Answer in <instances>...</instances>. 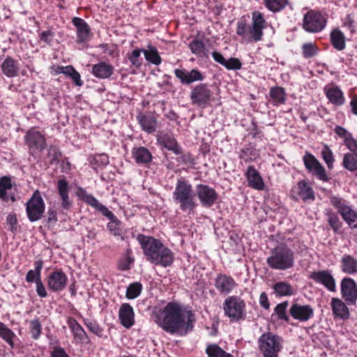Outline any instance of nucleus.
Instances as JSON below:
<instances>
[{
	"instance_id": "1",
	"label": "nucleus",
	"mask_w": 357,
	"mask_h": 357,
	"mask_svg": "<svg viewBox=\"0 0 357 357\" xmlns=\"http://www.w3.org/2000/svg\"><path fill=\"white\" fill-rule=\"evenodd\" d=\"M153 313L154 321L170 334L184 335L193 328L195 314L177 303H168L163 309L155 308Z\"/></svg>"
},
{
	"instance_id": "2",
	"label": "nucleus",
	"mask_w": 357,
	"mask_h": 357,
	"mask_svg": "<svg viewBox=\"0 0 357 357\" xmlns=\"http://www.w3.org/2000/svg\"><path fill=\"white\" fill-rule=\"evenodd\" d=\"M137 239L146 259L155 265L167 267L174 261V253L159 240L151 236L139 234Z\"/></svg>"
},
{
	"instance_id": "3",
	"label": "nucleus",
	"mask_w": 357,
	"mask_h": 357,
	"mask_svg": "<svg viewBox=\"0 0 357 357\" xmlns=\"http://www.w3.org/2000/svg\"><path fill=\"white\" fill-rule=\"evenodd\" d=\"M196 195L192 185L185 179H178L173 192V198L179 209L187 212L188 215L194 214L197 206Z\"/></svg>"
},
{
	"instance_id": "4",
	"label": "nucleus",
	"mask_w": 357,
	"mask_h": 357,
	"mask_svg": "<svg viewBox=\"0 0 357 357\" xmlns=\"http://www.w3.org/2000/svg\"><path fill=\"white\" fill-rule=\"evenodd\" d=\"M266 263L272 269L285 271L293 267L294 254L287 245L280 244L271 250Z\"/></svg>"
},
{
	"instance_id": "5",
	"label": "nucleus",
	"mask_w": 357,
	"mask_h": 357,
	"mask_svg": "<svg viewBox=\"0 0 357 357\" xmlns=\"http://www.w3.org/2000/svg\"><path fill=\"white\" fill-rule=\"evenodd\" d=\"M257 343L264 357H278V353L282 349L283 340L279 335L268 331L259 337Z\"/></svg>"
},
{
	"instance_id": "6",
	"label": "nucleus",
	"mask_w": 357,
	"mask_h": 357,
	"mask_svg": "<svg viewBox=\"0 0 357 357\" xmlns=\"http://www.w3.org/2000/svg\"><path fill=\"white\" fill-rule=\"evenodd\" d=\"M223 310L231 322H238L246 317L245 302L238 296H228L223 303Z\"/></svg>"
},
{
	"instance_id": "7",
	"label": "nucleus",
	"mask_w": 357,
	"mask_h": 357,
	"mask_svg": "<svg viewBox=\"0 0 357 357\" xmlns=\"http://www.w3.org/2000/svg\"><path fill=\"white\" fill-rule=\"evenodd\" d=\"M84 201L100 211L102 215L107 217L109 222L107 223V229L115 236H121V221L114 215V213L110 211L105 206L99 202V201L94 197L93 195H86L84 197Z\"/></svg>"
},
{
	"instance_id": "8",
	"label": "nucleus",
	"mask_w": 357,
	"mask_h": 357,
	"mask_svg": "<svg viewBox=\"0 0 357 357\" xmlns=\"http://www.w3.org/2000/svg\"><path fill=\"white\" fill-rule=\"evenodd\" d=\"M45 202L38 190H36L26 204V211L29 220L36 222L41 219L45 212Z\"/></svg>"
},
{
	"instance_id": "9",
	"label": "nucleus",
	"mask_w": 357,
	"mask_h": 357,
	"mask_svg": "<svg viewBox=\"0 0 357 357\" xmlns=\"http://www.w3.org/2000/svg\"><path fill=\"white\" fill-rule=\"evenodd\" d=\"M327 17L319 12L308 11L303 17V27L310 33L321 31L326 26Z\"/></svg>"
},
{
	"instance_id": "10",
	"label": "nucleus",
	"mask_w": 357,
	"mask_h": 357,
	"mask_svg": "<svg viewBox=\"0 0 357 357\" xmlns=\"http://www.w3.org/2000/svg\"><path fill=\"white\" fill-rule=\"evenodd\" d=\"M213 96V91L207 84H199L195 86L190 94L193 105L205 108L209 105Z\"/></svg>"
},
{
	"instance_id": "11",
	"label": "nucleus",
	"mask_w": 357,
	"mask_h": 357,
	"mask_svg": "<svg viewBox=\"0 0 357 357\" xmlns=\"http://www.w3.org/2000/svg\"><path fill=\"white\" fill-rule=\"evenodd\" d=\"M236 34L241 36L243 41L246 43L260 41L264 36V33L260 29L248 24L244 21H240L237 23Z\"/></svg>"
},
{
	"instance_id": "12",
	"label": "nucleus",
	"mask_w": 357,
	"mask_h": 357,
	"mask_svg": "<svg viewBox=\"0 0 357 357\" xmlns=\"http://www.w3.org/2000/svg\"><path fill=\"white\" fill-rule=\"evenodd\" d=\"M24 141L31 153L36 151L41 152L47 146L45 136L35 128L28 130L24 136Z\"/></svg>"
},
{
	"instance_id": "13",
	"label": "nucleus",
	"mask_w": 357,
	"mask_h": 357,
	"mask_svg": "<svg viewBox=\"0 0 357 357\" xmlns=\"http://www.w3.org/2000/svg\"><path fill=\"white\" fill-rule=\"evenodd\" d=\"M197 195L202 205L207 208L213 206L218 197L213 188L203 184L197 186Z\"/></svg>"
},
{
	"instance_id": "14",
	"label": "nucleus",
	"mask_w": 357,
	"mask_h": 357,
	"mask_svg": "<svg viewBox=\"0 0 357 357\" xmlns=\"http://www.w3.org/2000/svg\"><path fill=\"white\" fill-rule=\"evenodd\" d=\"M309 278L317 283L322 284L330 291H336L335 278L328 270L313 271Z\"/></svg>"
},
{
	"instance_id": "15",
	"label": "nucleus",
	"mask_w": 357,
	"mask_h": 357,
	"mask_svg": "<svg viewBox=\"0 0 357 357\" xmlns=\"http://www.w3.org/2000/svg\"><path fill=\"white\" fill-rule=\"evenodd\" d=\"M342 297L349 304H355L357 300V287L355 281L350 278H344L341 282Z\"/></svg>"
},
{
	"instance_id": "16",
	"label": "nucleus",
	"mask_w": 357,
	"mask_h": 357,
	"mask_svg": "<svg viewBox=\"0 0 357 357\" xmlns=\"http://www.w3.org/2000/svg\"><path fill=\"white\" fill-rule=\"evenodd\" d=\"M289 314L294 319L307 321L313 317L314 310L310 305L294 303L289 309Z\"/></svg>"
},
{
	"instance_id": "17",
	"label": "nucleus",
	"mask_w": 357,
	"mask_h": 357,
	"mask_svg": "<svg viewBox=\"0 0 357 357\" xmlns=\"http://www.w3.org/2000/svg\"><path fill=\"white\" fill-rule=\"evenodd\" d=\"M214 285L220 294H228L231 292L237 284L232 277L220 273L215 279Z\"/></svg>"
},
{
	"instance_id": "18",
	"label": "nucleus",
	"mask_w": 357,
	"mask_h": 357,
	"mask_svg": "<svg viewBox=\"0 0 357 357\" xmlns=\"http://www.w3.org/2000/svg\"><path fill=\"white\" fill-rule=\"evenodd\" d=\"M174 75L183 84L189 85L192 82L204 79L202 74L196 69H192L190 71L185 69H175Z\"/></svg>"
},
{
	"instance_id": "19",
	"label": "nucleus",
	"mask_w": 357,
	"mask_h": 357,
	"mask_svg": "<svg viewBox=\"0 0 357 357\" xmlns=\"http://www.w3.org/2000/svg\"><path fill=\"white\" fill-rule=\"evenodd\" d=\"M67 280V276L63 271H54L47 278V286L54 291H59L66 287Z\"/></svg>"
},
{
	"instance_id": "20",
	"label": "nucleus",
	"mask_w": 357,
	"mask_h": 357,
	"mask_svg": "<svg viewBox=\"0 0 357 357\" xmlns=\"http://www.w3.org/2000/svg\"><path fill=\"white\" fill-rule=\"evenodd\" d=\"M119 319L121 324L126 328H130L135 324L134 310L129 303H125L120 306Z\"/></svg>"
},
{
	"instance_id": "21",
	"label": "nucleus",
	"mask_w": 357,
	"mask_h": 357,
	"mask_svg": "<svg viewBox=\"0 0 357 357\" xmlns=\"http://www.w3.org/2000/svg\"><path fill=\"white\" fill-rule=\"evenodd\" d=\"M57 190L61 202V205L63 210H69L72 206V202L69 197V184L65 179H59L57 181Z\"/></svg>"
},
{
	"instance_id": "22",
	"label": "nucleus",
	"mask_w": 357,
	"mask_h": 357,
	"mask_svg": "<svg viewBox=\"0 0 357 357\" xmlns=\"http://www.w3.org/2000/svg\"><path fill=\"white\" fill-rule=\"evenodd\" d=\"M72 22L77 28V43H81L86 41L91 31L90 26L83 19L77 17H74Z\"/></svg>"
},
{
	"instance_id": "23",
	"label": "nucleus",
	"mask_w": 357,
	"mask_h": 357,
	"mask_svg": "<svg viewBox=\"0 0 357 357\" xmlns=\"http://www.w3.org/2000/svg\"><path fill=\"white\" fill-rule=\"evenodd\" d=\"M67 323L73 334L74 339L76 341V342L84 343L87 342V335L84 331V328L76 321V319H75L73 317H69Z\"/></svg>"
},
{
	"instance_id": "24",
	"label": "nucleus",
	"mask_w": 357,
	"mask_h": 357,
	"mask_svg": "<svg viewBox=\"0 0 357 357\" xmlns=\"http://www.w3.org/2000/svg\"><path fill=\"white\" fill-rule=\"evenodd\" d=\"M294 192H296L297 195L303 201L314 200V191L306 181L304 180L299 181L297 183V186L292 190Z\"/></svg>"
},
{
	"instance_id": "25",
	"label": "nucleus",
	"mask_w": 357,
	"mask_h": 357,
	"mask_svg": "<svg viewBox=\"0 0 357 357\" xmlns=\"http://www.w3.org/2000/svg\"><path fill=\"white\" fill-rule=\"evenodd\" d=\"M132 154L135 162L139 165H147L152 160L151 152L144 146L133 148Z\"/></svg>"
},
{
	"instance_id": "26",
	"label": "nucleus",
	"mask_w": 357,
	"mask_h": 357,
	"mask_svg": "<svg viewBox=\"0 0 357 357\" xmlns=\"http://www.w3.org/2000/svg\"><path fill=\"white\" fill-rule=\"evenodd\" d=\"M137 119L144 131L152 133L156 130L157 120L155 116L140 113Z\"/></svg>"
},
{
	"instance_id": "27",
	"label": "nucleus",
	"mask_w": 357,
	"mask_h": 357,
	"mask_svg": "<svg viewBox=\"0 0 357 357\" xmlns=\"http://www.w3.org/2000/svg\"><path fill=\"white\" fill-rule=\"evenodd\" d=\"M249 185L256 190H262L264 183L258 171L253 167L249 166L246 172Z\"/></svg>"
},
{
	"instance_id": "28",
	"label": "nucleus",
	"mask_w": 357,
	"mask_h": 357,
	"mask_svg": "<svg viewBox=\"0 0 357 357\" xmlns=\"http://www.w3.org/2000/svg\"><path fill=\"white\" fill-rule=\"evenodd\" d=\"M2 73L8 77H15L19 74L20 68L17 61L7 56L1 66Z\"/></svg>"
},
{
	"instance_id": "29",
	"label": "nucleus",
	"mask_w": 357,
	"mask_h": 357,
	"mask_svg": "<svg viewBox=\"0 0 357 357\" xmlns=\"http://www.w3.org/2000/svg\"><path fill=\"white\" fill-rule=\"evenodd\" d=\"M331 307L333 314L342 319H346L349 317V309L344 303L337 298H333L331 300Z\"/></svg>"
},
{
	"instance_id": "30",
	"label": "nucleus",
	"mask_w": 357,
	"mask_h": 357,
	"mask_svg": "<svg viewBox=\"0 0 357 357\" xmlns=\"http://www.w3.org/2000/svg\"><path fill=\"white\" fill-rule=\"evenodd\" d=\"M113 66L105 62H100L94 65L92 68L93 75L100 79H105L110 77L113 73Z\"/></svg>"
},
{
	"instance_id": "31",
	"label": "nucleus",
	"mask_w": 357,
	"mask_h": 357,
	"mask_svg": "<svg viewBox=\"0 0 357 357\" xmlns=\"http://www.w3.org/2000/svg\"><path fill=\"white\" fill-rule=\"evenodd\" d=\"M158 142L161 146L169 151H172L176 155L181 153V146L172 136L167 134L161 135L158 138Z\"/></svg>"
},
{
	"instance_id": "32",
	"label": "nucleus",
	"mask_w": 357,
	"mask_h": 357,
	"mask_svg": "<svg viewBox=\"0 0 357 357\" xmlns=\"http://www.w3.org/2000/svg\"><path fill=\"white\" fill-rule=\"evenodd\" d=\"M342 270L347 274L357 273V260L349 255H344L341 259Z\"/></svg>"
},
{
	"instance_id": "33",
	"label": "nucleus",
	"mask_w": 357,
	"mask_h": 357,
	"mask_svg": "<svg viewBox=\"0 0 357 357\" xmlns=\"http://www.w3.org/2000/svg\"><path fill=\"white\" fill-rule=\"evenodd\" d=\"M188 46L191 52L198 57L208 56V51L206 50L205 45L202 40L195 38L189 43Z\"/></svg>"
},
{
	"instance_id": "34",
	"label": "nucleus",
	"mask_w": 357,
	"mask_h": 357,
	"mask_svg": "<svg viewBox=\"0 0 357 357\" xmlns=\"http://www.w3.org/2000/svg\"><path fill=\"white\" fill-rule=\"evenodd\" d=\"M270 97L273 102V105L284 104L286 101V93L284 88L274 86L270 89Z\"/></svg>"
},
{
	"instance_id": "35",
	"label": "nucleus",
	"mask_w": 357,
	"mask_h": 357,
	"mask_svg": "<svg viewBox=\"0 0 357 357\" xmlns=\"http://www.w3.org/2000/svg\"><path fill=\"white\" fill-rule=\"evenodd\" d=\"M326 96L331 102L336 105H342L344 102L343 93L337 86L328 89Z\"/></svg>"
},
{
	"instance_id": "36",
	"label": "nucleus",
	"mask_w": 357,
	"mask_h": 357,
	"mask_svg": "<svg viewBox=\"0 0 357 357\" xmlns=\"http://www.w3.org/2000/svg\"><path fill=\"white\" fill-rule=\"evenodd\" d=\"M142 51L147 61L157 66L161 63L162 59L156 47L148 45L147 49Z\"/></svg>"
},
{
	"instance_id": "37",
	"label": "nucleus",
	"mask_w": 357,
	"mask_h": 357,
	"mask_svg": "<svg viewBox=\"0 0 357 357\" xmlns=\"http://www.w3.org/2000/svg\"><path fill=\"white\" fill-rule=\"evenodd\" d=\"M331 40L333 47L337 50L345 48V38L344 34L337 29L331 33Z\"/></svg>"
},
{
	"instance_id": "38",
	"label": "nucleus",
	"mask_w": 357,
	"mask_h": 357,
	"mask_svg": "<svg viewBox=\"0 0 357 357\" xmlns=\"http://www.w3.org/2000/svg\"><path fill=\"white\" fill-rule=\"evenodd\" d=\"M62 153L59 149L54 145L50 146L47 153V163L50 165H56L59 163Z\"/></svg>"
},
{
	"instance_id": "39",
	"label": "nucleus",
	"mask_w": 357,
	"mask_h": 357,
	"mask_svg": "<svg viewBox=\"0 0 357 357\" xmlns=\"http://www.w3.org/2000/svg\"><path fill=\"white\" fill-rule=\"evenodd\" d=\"M274 291L279 296H291L294 291L291 285L285 282H278L274 284Z\"/></svg>"
},
{
	"instance_id": "40",
	"label": "nucleus",
	"mask_w": 357,
	"mask_h": 357,
	"mask_svg": "<svg viewBox=\"0 0 357 357\" xmlns=\"http://www.w3.org/2000/svg\"><path fill=\"white\" fill-rule=\"evenodd\" d=\"M342 165L350 172L357 170V153H345L343 158Z\"/></svg>"
},
{
	"instance_id": "41",
	"label": "nucleus",
	"mask_w": 357,
	"mask_h": 357,
	"mask_svg": "<svg viewBox=\"0 0 357 357\" xmlns=\"http://www.w3.org/2000/svg\"><path fill=\"white\" fill-rule=\"evenodd\" d=\"M329 199L331 204L338 211L340 215L350 206L345 199L339 196L331 195Z\"/></svg>"
},
{
	"instance_id": "42",
	"label": "nucleus",
	"mask_w": 357,
	"mask_h": 357,
	"mask_svg": "<svg viewBox=\"0 0 357 357\" xmlns=\"http://www.w3.org/2000/svg\"><path fill=\"white\" fill-rule=\"evenodd\" d=\"M0 337L5 340L12 348L14 347L13 338L15 333L3 323L0 321Z\"/></svg>"
},
{
	"instance_id": "43",
	"label": "nucleus",
	"mask_w": 357,
	"mask_h": 357,
	"mask_svg": "<svg viewBox=\"0 0 357 357\" xmlns=\"http://www.w3.org/2000/svg\"><path fill=\"white\" fill-rule=\"evenodd\" d=\"M341 215L350 227L357 229V214L350 206Z\"/></svg>"
},
{
	"instance_id": "44",
	"label": "nucleus",
	"mask_w": 357,
	"mask_h": 357,
	"mask_svg": "<svg viewBox=\"0 0 357 357\" xmlns=\"http://www.w3.org/2000/svg\"><path fill=\"white\" fill-rule=\"evenodd\" d=\"M266 7L273 13L284 9L288 4V0H264Z\"/></svg>"
},
{
	"instance_id": "45",
	"label": "nucleus",
	"mask_w": 357,
	"mask_h": 357,
	"mask_svg": "<svg viewBox=\"0 0 357 357\" xmlns=\"http://www.w3.org/2000/svg\"><path fill=\"white\" fill-rule=\"evenodd\" d=\"M251 25L260 29L262 31L266 27V22L264 19V14L258 10H255L252 13Z\"/></svg>"
},
{
	"instance_id": "46",
	"label": "nucleus",
	"mask_w": 357,
	"mask_h": 357,
	"mask_svg": "<svg viewBox=\"0 0 357 357\" xmlns=\"http://www.w3.org/2000/svg\"><path fill=\"white\" fill-rule=\"evenodd\" d=\"M29 331L33 340H38L42 333V325L38 318L29 321Z\"/></svg>"
},
{
	"instance_id": "47",
	"label": "nucleus",
	"mask_w": 357,
	"mask_h": 357,
	"mask_svg": "<svg viewBox=\"0 0 357 357\" xmlns=\"http://www.w3.org/2000/svg\"><path fill=\"white\" fill-rule=\"evenodd\" d=\"M142 52H143L142 50L135 49L130 53L127 54V57L130 62L137 68H139L142 64L143 59L141 56Z\"/></svg>"
},
{
	"instance_id": "48",
	"label": "nucleus",
	"mask_w": 357,
	"mask_h": 357,
	"mask_svg": "<svg viewBox=\"0 0 357 357\" xmlns=\"http://www.w3.org/2000/svg\"><path fill=\"white\" fill-rule=\"evenodd\" d=\"M142 285L139 282H134L130 284L126 290V297L128 299H134L137 298L142 291Z\"/></svg>"
},
{
	"instance_id": "49",
	"label": "nucleus",
	"mask_w": 357,
	"mask_h": 357,
	"mask_svg": "<svg viewBox=\"0 0 357 357\" xmlns=\"http://www.w3.org/2000/svg\"><path fill=\"white\" fill-rule=\"evenodd\" d=\"M288 302L284 301L276 305L274 311L277 314L278 319L284 320L285 321H289V317L287 314V308L288 307Z\"/></svg>"
},
{
	"instance_id": "50",
	"label": "nucleus",
	"mask_w": 357,
	"mask_h": 357,
	"mask_svg": "<svg viewBox=\"0 0 357 357\" xmlns=\"http://www.w3.org/2000/svg\"><path fill=\"white\" fill-rule=\"evenodd\" d=\"M303 55L305 58H311L317 54L319 48L312 43H305L302 46Z\"/></svg>"
},
{
	"instance_id": "51",
	"label": "nucleus",
	"mask_w": 357,
	"mask_h": 357,
	"mask_svg": "<svg viewBox=\"0 0 357 357\" xmlns=\"http://www.w3.org/2000/svg\"><path fill=\"white\" fill-rule=\"evenodd\" d=\"M12 188L11 181L8 177H3L0 180V198L3 200L7 201L8 197L7 196L6 190Z\"/></svg>"
},
{
	"instance_id": "52",
	"label": "nucleus",
	"mask_w": 357,
	"mask_h": 357,
	"mask_svg": "<svg viewBox=\"0 0 357 357\" xmlns=\"http://www.w3.org/2000/svg\"><path fill=\"white\" fill-rule=\"evenodd\" d=\"M310 172H311L312 175L315 176L321 181L327 182L330 179L326 174L325 168L321 163L317 165L316 167H314V168Z\"/></svg>"
},
{
	"instance_id": "53",
	"label": "nucleus",
	"mask_w": 357,
	"mask_h": 357,
	"mask_svg": "<svg viewBox=\"0 0 357 357\" xmlns=\"http://www.w3.org/2000/svg\"><path fill=\"white\" fill-rule=\"evenodd\" d=\"M303 159L305 167L308 172L312 171L314 167H316L320 163L319 161L313 155L308 152L305 153Z\"/></svg>"
},
{
	"instance_id": "54",
	"label": "nucleus",
	"mask_w": 357,
	"mask_h": 357,
	"mask_svg": "<svg viewBox=\"0 0 357 357\" xmlns=\"http://www.w3.org/2000/svg\"><path fill=\"white\" fill-rule=\"evenodd\" d=\"M328 222L335 232H337L342 226V223L340 220L337 215L333 212H329L327 213Z\"/></svg>"
},
{
	"instance_id": "55",
	"label": "nucleus",
	"mask_w": 357,
	"mask_h": 357,
	"mask_svg": "<svg viewBox=\"0 0 357 357\" xmlns=\"http://www.w3.org/2000/svg\"><path fill=\"white\" fill-rule=\"evenodd\" d=\"M321 155L325 161L327 167L329 169H332L333 168V162H334V157L331 150L328 146H325L321 151Z\"/></svg>"
},
{
	"instance_id": "56",
	"label": "nucleus",
	"mask_w": 357,
	"mask_h": 357,
	"mask_svg": "<svg viewBox=\"0 0 357 357\" xmlns=\"http://www.w3.org/2000/svg\"><path fill=\"white\" fill-rule=\"evenodd\" d=\"M176 160L178 163H181L185 165H195V159L192 155L189 153H183L181 150V153L178 155Z\"/></svg>"
},
{
	"instance_id": "57",
	"label": "nucleus",
	"mask_w": 357,
	"mask_h": 357,
	"mask_svg": "<svg viewBox=\"0 0 357 357\" xmlns=\"http://www.w3.org/2000/svg\"><path fill=\"white\" fill-rule=\"evenodd\" d=\"M91 163L97 167H104L109 163V158L106 154L96 155L91 159Z\"/></svg>"
},
{
	"instance_id": "58",
	"label": "nucleus",
	"mask_w": 357,
	"mask_h": 357,
	"mask_svg": "<svg viewBox=\"0 0 357 357\" xmlns=\"http://www.w3.org/2000/svg\"><path fill=\"white\" fill-rule=\"evenodd\" d=\"M223 351L224 350L222 349L215 344L208 345L206 349V352L208 357H220Z\"/></svg>"
},
{
	"instance_id": "59",
	"label": "nucleus",
	"mask_w": 357,
	"mask_h": 357,
	"mask_svg": "<svg viewBox=\"0 0 357 357\" xmlns=\"http://www.w3.org/2000/svg\"><path fill=\"white\" fill-rule=\"evenodd\" d=\"M227 70H239L241 68L242 64L237 58H230L226 60L223 65Z\"/></svg>"
},
{
	"instance_id": "60",
	"label": "nucleus",
	"mask_w": 357,
	"mask_h": 357,
	"mask_svg": "<svg viewBox=\"0 0 357 357\" xmlns=\"http://www.w3.org/2000/svg\"><path fill=\"white\" fill-rule=\"evenodd\" d=\"M84 324L93 333L101 336L102 328L96 322L90 320H84Z\"/></svg>"
},
{
	"instance_id": "61",
	"label": "nucleus",
	"mask_w": 357,
	"mask_h": 357,
	"mask_svg": "<svg viewBox=\"0 0 357 357\" xmlns=\"http://www.w3.org/2000/svg\"><path fill=\"white\" fill-rule=\"evenodd\" d=\"M345 145L350 150L349 153H357V142L351 136L346 137L344 139Z\"/></svg>"
},
{
	"instance_id": "62",
	"label": "nucleus",
	"mask_w": 357,
	"mask_h": 357,
	"mask_svg": "<svg viewBox=\"0 0 357 357\" xmlns=\"http://www.w3.org/2000/svg\"><path fill=\"white\" fill-rule=\"evenodd\" d=\"M54 36V33L52 32L51 31L48 30V31H43L40 34V38L41 40L44 41L45 43L50 44V43L52 42V40L53 39Z\"/></svg>"
},
{
	"instance_id": "63",
	"label": "nucleus",
	"mask_w": 357,
	"mask_h": 357,
	"mask_svg": "<svg viewBox=\"0 0 357 357\" xmlns=\"http://www.w3.org/2000/svg\"><path fill=\"white\" fill-rule=\"evenodd\" d=\"M36 291L38 295L41 298L47 296V292L45 286L42 283L40 279L36 280Z\"/></svg>"
},
{
	"instance_id": "64",
	"label": "nucleus",
	"mask_w": 357,
	"mask_h": 357,
	"mask_svg": "<svg viewBox=\"0 0 357 357\" xmlns=\"http://www.w3.org/2000/svg\"><path fill=\"white\" fill-rule=\"evenodd\" d=\"M52 357H69L64 349L61 347H56L52 351Z\"/></svg>"
}]
</instances>
